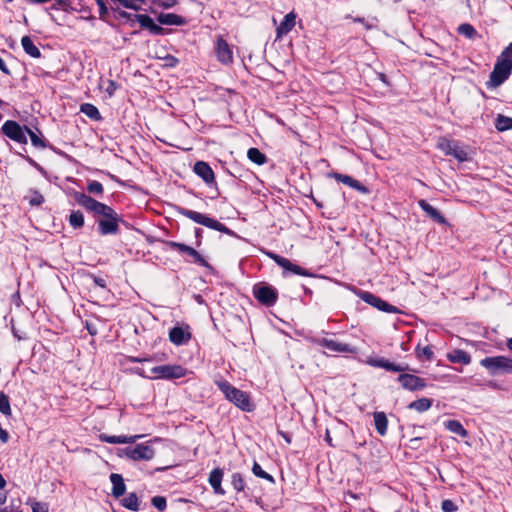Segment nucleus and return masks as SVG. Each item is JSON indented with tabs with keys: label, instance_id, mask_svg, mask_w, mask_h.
Masks as SVG:
<instances>
[{
	"label": "nucleus",
	"instance_id": "de8ad7c7",
	"mask_svg": "<svg viewBox=\"0 0 512 512\" xmlns=\"http://www.w3.org/2000/svg\"><path fill=\"white\" fill-rule=\"evenodd\" d=\"M151 504L160 512L165 511L167 507V500L164 496H154L151 499Z\"/></svg>",
	"mask_w": 512,
	"mask_h": 512
},
{
	"label": "nucleus",
	"instance_id": "c03bdc74",
	"mask_svg": "<svg viewBox=\"0 0 512 512\" xmlns=\"http://www.w3.org/2000/svg\"><path fill=\"white\" fill-rule=\"evenodd\" d=\"M497 61L503 64H510L512 67V42L501 52Z\"/></svg>",
	"mask_w": 512,
	"mask_h": 512
},
{
	"label": "nucleus",
	"instance_id": "7ed1b4c3",
	"mask_svg": "<svg viewBox=\"0 0 512 512\" xmlns=\"http://www.w3.org/2000/svg\"><path fill=\"white\" fill-rule=\"evenodd\" d=\"M176 211L178 214L185 216L186 218L194 221L195 223L201 224L207 228L225 233L230 236L236 235L235 232L232 231L230 228H228L226 225L222 224L218 220L211 218L205 214L187 209L182 206H177Z\"/></svg>",
	"mask_w": 512,
	"mask_h": 512
},
{
	"label": "nucleus",
	"instance_id": "49530a36",
	"mask_svg": "<svg viewBox=\"0 0 512 512\" xmlns=\"http://www.w3.org/2000/svg\"><path fill=\"white\" fill-rule=\"evenodd\" d=\"M31 197L28 199L31 206H40L45 201L44 196L36 189H30Z\"/></svg>",
	"mask_w": 512,
	"mask_h": 512
},
{
	"label": "nucleus",
	"instance_id": "0eeeda50",
	"mask_svg": "<svg viewBox=\"0 0 512 512\" xmlns=\"http://www.w3.org/2000/svg\"><path fill=\"white\" fill-rule=\"evenodd\" d=\"M153 379L174 380L179 379L187 374V369L179 364L160 365L151 369Z\"/></svg>",
	"mask_w": 512,
	"mask_h": 512
},
{
	"label": "nucleus",
	"instance_id": "13d9d810",
	"mask_svg": "<svg viewBox=\"0 0 512 512\" xmlns=\"http://www.w3.org/2000/svg\"><path fill=\"white\" fill-rule=\"evenodd\" d=\"M132 451H133V447H126V448L120 449L118 455L119 456L125 455L128 459L134 460Z\"/></svg>",
	"mask_w": 512,
	"mask_h": 512
},
{
	"label": "nucleus",
	"instance_id": "ddd939ff",
	"mask_svg": "<svg viewBox=\"0 0 512 512\" xmlns=\"http://www.w3.org/2000/svg\"><path fill=\"white\" fill-rule=\"evenodd\" d=\"M215 55L217 60L223 65H230L233 63V51L228 42L222 35L216 37L215 42Z\"/></svg>",
	"mask_w": 512,
	"mask_h": 512
},
{
	"label": "nucleus",
	"instance_id": "37998d69",
	"mask_svg": "<svg viewBox=\"0 0 512 512\" xmlns=\"http://www.w3.org/2000/svg\"><path fill=\"white\" fill-rule=\"evenodd\" d=\"M112 2L115 6H118L119 8L123 7L125 9H131L135 11L141 9L140 5L135 3L137 2L136 0H112Z\"/></svg>",
	"mask_w": 512,
	"mask_h": 512
},
{
	"label": "nucleus",
	"instance_id": "9b49d317",
	"mask_svg": "<svg viewBox=\"0 0 512 512\" xmlns=\"http://www.w3.org/2000/svg\"><path fill=\"white\" fill-rule=\"evenodd\" d=\"M267 255L272 259L274 260V262L280 266L281 268H283L284 272L286 271H289V272H292L293 274H296V275H300V276H306V277H315L314 274H312L310 271H308L307 269L299 266V265H296L294 263H292L289 259L287 258H284L278 254H275L273 252H268ZM285 275V273H283Z\"/></svg>",
	"mask_w": 512,
	"mask_h": 512
},
{
	"label": "nucleus",
	"instance_id": "e2e57ef3",
	"mask_svg": "<svg viewBox=\"0 0 512 512\" xmlns=\"http://www.w3.org/2000/svg\"><path fill=\"white\" fill-rule=\"evenodd\" d=\"M277 432H278L279 435L282 436V438L285 440V442L287 444H290L292 442V437H291V435L289 433L284 432L282 430H278Z\"/></svg>",
	"mask_w": 512,
	"mask_h": 512
},
{
	"label": "nucleus",
	"instance_id": "774afa93",
	"mask_svg": "<svg viewBox=\"0 0 512 512\" xmlns=\"http://www.w3.org/2000/svg\"><path fill=\"white\" fill-rule=\"evenodd\" d=\"M12 300H13V302H15L17 304V306H20L21 297H20V293L18 291L12 295Z\"/></svg>",
	"mask_w": 512,
	"mask_h": 512
},
{
	"label": "nucleus",
	"instance_id": "c756f323",
	"mask_svg": "<svg viewBox=\"0 0 512 512\" xmlns=\"http://www.w3.org/2000/svg\"><path fill=\"white\" fill-rule=\"evenodd\" d=\"M121 505L128 510L137 512L140 510L139 497L135 492H131L121 500Z\"/></svg>",
	"mask_w": 512,
	"mask_h": 512
},
{
	"label": "nucleus",
	"instance_id": "864d4df0",
	"mask_svg": "<svg viewBox=\"0 0 512 512\" xmlns=\"http://www.w3.org/2000/svg\"><path fill=\"white\" fill-rule=\"evenodd\" d=\"M97 3V6L99 7V18L101 20H105L106 16L108 15L109 11L108 8L103 0H95Z\"/></svg>",
	"mask_w": 512,
	"mask_h": 512
},
{
	"label": "nucleus",
	"instance_id": "c9c22d12",
	"mask_svg": "<svg viewBox=\"0 0 512 512\" xmlns=\"http://www.w3.org/2000/svg\"><path fill=\"white\" fill-rule=\"evenodd\" d=\"M68 222L73 229H81L84 226V215L80 210H73L68 218Z\"/></svg>",
	"mask_w": 512,
	"mask_h": 512
},
{
	"label": "nucleus",
	"instance_id": "a211bd4d",
	"mask_svg": "<svg viewBox=\"0 0 512 512\" xmlns=\"http://www.w3.org/2000/svg\"><path fill=\"white\" fill-rule=\"evenodd\" d=\"M318 344L334 353H351L357 352V349L349 344L341 343L333 339L322 338L318 340Z\"/></svg>",
	"mask_w": 512,
	"mask_h": 512
},
{
	"label": "nucleus",
	"instance_id": "58836bf2",
	"mask_svg": "<svg viewBox=\"0 0 512 512\" xmlns=\"http://www.w3.org/2000/svg\"><path fill=\"white\" fill-rule=\"evenodd\" d=\"M25 129H26V135L28 134L29 137H30V140H31V143L34 147L36 148H46L48 147V143L47 141H45L44 139H42L38 134H36L35 132H33L28 126H25Z\"/></svg>",
	"mask_w": 512,
	"mask_h": 512
},
{
	"label": "nucleus",
	"instance_id": "7c9ffc66",
	"mask_svg": "<svg viewBox=\"0 0 512 512\" xmlns=\"http://www.w3.org/2000/svg\"><path fill=\"white\" fill-rule=\"evenodd\" d=\"M373 417L376 431L381 436L386 435L388 427V419L386 414L384 412H375Z\"/></svg>",
	"mask_w": 512,
	"mask_h": 512
},
{
	"label": "nucleus",
	"instance_id": "a19ab883",
	"mask_svg": "<svg viewBox=\"0 0 512 512\" xmlns=\"http://www.w3.org/2000/svg\"><path fill=\"white\" fill-rule=\"evenodd\" d=\"M0 412L6 417L12 415L9 397L3 391L0 392Z\"/></svg>",
	"mask_w": 512,
	"mask_h": 512
},
{
	"label": "nucleus",
	"instance_id": "e433bc0d",
	"mask_svg": "<svg viewBox=\"0 0 512 512\" xmlns=\"http://www.w3.org/2000/svg\"><path fill=\"white\" fill-rule=\"evenodd\" d=\"M495 127L498 131H507L512 129V118L498 114L495 120Z\"/></svg>",
	"mask_w": 512,
	"mask_h": 512
},
{
	"label": "nucleus",
	"instance_id": "69168bd1",
	"mask_svg": "<svg viewBox=\"0 0 512 512\" xmlns=\"http://www.w3.org/2000/svg\"><path fill=\"white\" fill-rule=\"evenodd\" d=\"M0 70L5 73L6 75H10L11 72L10 70L8 69V67L6 66L4 60L0 57Z\"/></svg>",
	"mask_w": 512,
	"mask_h": 512
},
{
	"label": "nucleus",
	"instance_id": "72a5a7b5",
	"mask_svg": "<svg viewBox=\"0 0 512 512\" xmlns=\"http://www.w3.org/2000/svg\"><path fill=\"white\" fill-rule=\"evenodd\" d=\"M80 111L92 120L99 121L102 119L98 108L91 103H83L80 106Z\"/></svg>",
	"mask_w": 512,
	"mask_h": 512
},
{
	"label": "nucleus",
	"instance_id": "680f3d73",
	"mask_svg": "<svg viewBox=\"0 0 512 512\" xmlns=\"http://www.w3.org/2000/svg\"><path fill=\"white\" fill-rule=\"evenodd\" d=\"M410 448L412 449H418L419 448V443L421 442V438L420 437H414L412 439H410Z\"/></svg>",
	"mask_w": 512,
	"mask_h": 512
},
{
	"label": "nucleus",
	"instance_id": "f8f14e48",
	"mask_svg": "<svg viewBox=\"0 0 512 512\" xmlns=\"http://www.w3.org/2000/svg\"><path fill=\"white\" fill-rule=\"evenodd\" d=\"M358 296L362 301L377 308L380 311L386 313H396L398 311V309L395 306L389 304L388 302L374 295L371 292L360 290L358 292Z\"/></svg>",
	"mask_w": 512,
	"mask_h": 512
},
{
	"label": "nucleus",
	"instance_id": "a18cd8bd",
	"mask_svg": "<svg viewBox=\"0 0 512 512\" xmlns=\"http://www.w3.org/2000/svg\"><path fill=\"white\" fill-rule=\"evenodd\" d=\"M87 191L90 194L102 195L104 193V187L100 182L96 180H91L87 184Z\"/></svg>",
	"mask_w": 512,
	"mask_h": 512
},
{
	"label": "nucleus",
	"instance_id": "f704fd0d",
	"mask_svg": "<svg viewBox=\"0 0 512 512\" xmlns=\"http://www.w3.org/2000/svg\"><path fill=\"white\" fill-rule=\"evenodd\" d=\"M247 157L251 162H253L257 165H263L268 160L266 155L264 153H262L258 148H255V147L248 149Z\"/></svg>",
	"mask_w": 512,
	"mask_h": 512
},
{
	"label": "nucleus",
	"instance_id": "9d476101",
	"mask_svg": "<svg viewBox=\"0 0 512 512\" xmlns=\"http://www.w3.org/2000/svg\"><path fill=\"white\" fill-rule=\"evenodd\" d=\"M25 126H21L15 120H7L4 122L1 128V132L14 142L20 144H27V136Z\"/></svg>",
	"mask_w": 512,
	"mask_h": 512
},
{
	"label": "nucleus",
	"instance_id": "4468645a",
	"mask_svg": "<svg viewBox=\"0 0 512 512\" xmlns=\"http://www.w3.org/2000/svg\"><path fill=\"white\" fill-rule=\"evenodd\" d=\"M366 363L372 367L382 368L390 372L401 373L410 370L408 364L391 362L384 357H369Z\"/></svg>",
	"mask_w": 512,
	"mask_h": 512
},
{
	"label": "nucleus",
	"instance_id": "c85d7f7f",
	"mask_svg": "<svg viewBox=\"0 0 512 512\" xmlns=\"http://www.w3.org/2000/svg\"><path fill=\"white\" fill-rule=\"evenodd\" d=\"M21 45L26 54L31 56L32 58H40L41 52L39 48L33 43L30 36L25 35L21 39Z\"/></svg>",
	"mask_w": 512,
	"mask_h": 512
},
{
	"label": "nucleus",
	"instance_id": "b1692460",
	"mask_svg": "<svg viewBox=\"0 0 512 512\" xmlns=\"http://www.w3.org/2000/svg\"><path fill=\"white\" fill-rule=\"evenodd\" d=\"M420 208L435 222L439 224H446L445 217L441 212L429 204L426 200L422 199L418 202Z\"/></svg>",
	"mask_w": 512,
	"mask_h": 512
},
{
	"label": "nucleus",
	"instance_id": "5701e85b",
	"mask_svg": "<svg viewBox=\"0 0 512 512\" xmlns=\"http://www.w3.org/2000/svg\"><path fill=\"white\" fill-rule=\"evenodd\" d=\"M110 481L112 483L111 495L118 499L123 496L126 492V485L121 474L112 473L110 474Z\"/></svg>",
	"mask_w": 512,
	"mask_h": 512
},
{
	"label": "nucleus",
	"instance_id": "6ab92c4d",
	"mask_svg": "<svg viewBox=\"0 0 512 512\" xmlns=\"http://www.w3.org/2000/svg\"><path fill=\"white\" fill-rule=\"evenodd\" d=\"M194 173L207 185H216L215 174L210 165L204 161H197L193 167Z\"/></svg>",
	"mask_w": 512,
	"mask_h": 512
},
{
	"label": "nucleus",
	"instance_id": "0e129e2a",
	"mask_svg": "<svg viewBox=\"0 0 512 512\" xmlns=\"http://www.w3.org/2000/svg\"><path fill=\"white\" fill-rule=\"evenodd\" d=\"M128 360L132 363H142L145 361H151L152 358L129 357Z\"/></svg>",
	"mask_w": 512,
	"mask_h": 512
},
{
	"label": "nucleus",
	"instance_id": "473e14b6",
	"mask_svg": "<svg viewBox=\"0 0 512 512\" xmlns=\"http://www.w3.org/2000/svg\"><path fill=\"white\" fill-rule=\"evenodd\" d=\"M433 404V399L430 398H420L408 404V409L415 410L419 413H423L431 408Z\"/></svg>",
	"mask_w": 512,
	"mask_h": 512
},
{
	"label": "nucleus",
	"instance_id": "603ef678",
	"mask_svg": "<svg viewBox=\"0 0 512 512\" xmlns=\"http://www.w3.org/2000/svg\"><path fill=\"white\" fill-rule=\"evenodd\" d=\"M32 512H48L49 506L45 502L34 501L31 505Z\"/></svg>",
	"mask_w": 512,
	"mask_h": 512
},
{
	"label": "nucleus",
	"instance_id": "a878e982",
	"mask_svg": "<svg viewBox=\"0 0 512 512\" xmlns=\"http://www.w3.org/2000/svg\"><path fill=\"white\" fill-rule=\"evenodd\" d=\"M157 21L161 25H175V26H183L187 23V20L177 14L174 13H160L157 16Z\"/></svg>",
	"mask_w": 512,
	"mask_h": 512
},
{
	"label": "nucleus",
	"instance_id": "1a4fd4ad",
	"mask_svg": "<svg viewBox=\"0 0 512 512\" xmlns=\"http://www.w3.org/2000/svg\"><path fill=\"white\" fill-rule=\"evenodd\" d=\"M512 67L510 64H503L496 61L492 72L490 73L489 80L486 82L488 89L496 88L502 85L511 75Z\"/></svg>",
	"mask_w": 512,
	"mask_h": 512
},
{
	"label": "nucleus",
	"instance_id": "ea45409f",
	"mask_svg": "<svg viewBox=\"0 0 512 512\" xmlns=\"http://www.w3.org/2000/svg\"><path fill=\"white\" fill-rule=\"evenodd\" d=\"M253 474L258 477L267 480L271 484H275V479L272 475L265 472L257 461H254L252 466Z\"/></svg>",
	"mask_w": 512,
	"mask_h": 512
},
{
	"label": "nucleus",
	"instance_id": "aec40b11",
	"mask_svg": "<svg viewBox=\"0 0 512 512\" xmlns=\"http://www.w3.org/2000/svg\"><path fill=\"white\" fill-rule=\"evenodd\" d=\"M223 476H224L223 469L220 467H217V468H214L210 472L209 477H208V482H209L210 486L212 487L213 492L217 495H222V496L225 495V493H226L222 487Z\"/></svg>",
	"mask_w": 512,
	"mask_h": 512
},
{
	"label": "nucleus",
	"instance_id": "393cba45",
	"mask_svg": "<svg viewBox=\"0 0 512 512\" xmlns=\"http://www.w3.org/2000/svg\"><path fill=\"white\" fill-rule=\"evenodd\" d=\"M141 435H134V436H111L107 435L105 433H102L99 435V439L102 442L109 443V444H131L134 443L137 439L141 438Z\"/></svg>",
	"mask_w": 512,
	"mask_h": 512
},
{
	"label": "nucleus",
	"instance_id": "8fccbe9b",
	"mask_svg": "<svg viewBox=\"0 0 512 512\" xmlns=\"http://www.w3.org/2000/svg\"><path fill=\"white\" fill-rule=\"evenodd\" d=\"M111 10L115 13L116 19H118V18H124L127 20L135 19L134 18L135 14H131L125 10H121L118 6H111Z\"/></svg>",
	"mask_w": 512,
	"mask_h": 512
},
{
	"label": "nucleus",
	"instance_id": "bb28decb",
	"mask_svg": "<svg viewBox=\"0 0 512 512\" xmlns=\"http://www.w3.org/2000/svg\"><path fill=\"white\" fill-rule=\"evenodd\" d=\"M295 23L296 15L293 12L286 14L276 29L277 37H281L282 35L289 33L294 28Z\"/></svg>",
	"mask_w": 512,
	"mask_h": 512
},
{
	"label": "nucleus",
	"instance_id": "6e6552de",
	"mask_svg": "<svg viewBox=\"0 0 512 512\" xmlns=\"http://www.w3.org/2000/svg\"><path fill=\"white\" fill-rule=\"evenodd\" d=\"M438 147L445 155L453 156L459 162H466L471 159L465 147L461 146L458 141L442 138L439 140Z\"/></svg>",
	"mask_w": 512,
	"mask_h": 512
},
{
	"label": "nucleus",
	"instance_id": "423d86ee",
	"mask_svg": "<svg viewBox=\"0 0 512 512\" xmlns=\"http://www.w3.org/2000/svg\"><path fill=\"white\" fill-rule=\"evenodd\" d=\"M162 243L173 250H177L179 253L187 254L189 257H191L190 260H187L188 262L198 264L209 270H213L212 265L209 264L195 248L172 240H162Z\"/></svg>",
	"mask_w": 512,
	"mask_h": 512
},
{
	"label": "nucleus",
	"instance_id": "bf43d9fd",
	"mask_svg": "<svg viewBox=\"0 0 512 512\" xmlns=\"http://www.w3.org/2000/svg\"><path fill=\"white\" fill-rule=\"evenodd\" d=\"M177 3V0H165L161 3V7H163L164 9H169L174 7Z\"/></svg>",
	"mask_w": 512,
	"mask_h": 512
},
{
	"label": "nucleus",
	"instance_id": "20e7f679",
	"mask_svg": "<svg viewBox=\"0 0 512 512\" xmlns=\"http://www.w3.org/2000/svg\"><path fill=\"white\" fill-rule=\"evenodd\" d=\"M490 376L512 374V358L499 355L485 357L480 361Z\"/></svg>",
	"mask_w": 512,
	"mask_h": 512
},
{
	"label": "nucleus",
	"instance_id": "cd10ccee",
	"mask_svg": "<svg viewBox=\"0 0 512 512\" xmlns=\"http://www.w3.org/2000/svg\"><path fill=\"white\" fill-rule=\"evenodd\" d=\"M447 359L452 363H460L468 365L471 362V356L469 353L462 349H454L447 354Z\"/></svg>",
	"mask_w": 512,
	"mask_h": 512
},
{
	"label": "nucleus",
	"instance_id": "2f4dec72",
	"mask_svg": "<svg viewBox=\"0 0 512 512\" xmlns=\"http://www.w3.org/2000/svg\"><path fill=\"white\" fill-rule=\"evenodd\" d=\"M444 427L448 431H450L460 437L465 438L468 436V431L463 427V425L458 420H454V419L447 420L444 422Z\"/></svg>",
	"mask_w": 512,
	"mask_h": 512
},
{
	"label": "nucleus",
	"instance_id": "2eb2a0df",
	"mask_svg": "<svg viewBox=\"0 0 512 512\" xmlns=\"http://www.w3.org/2000/svg\"><path fill=\"white\" fill-rule=\"evenodd\" d=\"M397 381L401 384L403 389L408 391H421L427 386L423 378L404 372H401Z\"/></svg>",
	"mask_w": 512,
	"mask_h": 512
},
{
	"label": "nucleus",
	"instance_id": "4be33fe9",
	"mask_svg": "<svg viewBox=\"0 0 512 512\" xmlns=\"http://www.w3.org/2000/svg\"><path fill=\"white\" fill-rule=\"evenodd\" d=\"M133 456L134 461H140V460H151L155 455V450L153 447L147 444H137L135 447H133Z\"/></svg>",
	"mask_w": 512,
	"mask_h": 512
},
{
	"label": "nucleus",
	"instance_id": "09e8293b",
	"mask_svg": "<svg viewBox=\"0 0 512 512\" xmlns=\"http://www.w3.org/2000/svg\"><path fill=\"white\" fill-rule=\"evenodd\" d=\"M415 352L418 358L424 356L428 361H431L434 358V352L430 346H426L423 349H420V346L418 345Z\"/></svg>",
	"mask_w": 512,
	"mask_h": 512
},
{
	"label": "nucleus",
	"instance_id": "412c9836",
	"mask_svg": "<svg viewBox=\"0 0 512 512\" xmlns=\"http://www.w3.org/2000/svg\"><path fill=\"white\" fill-rule=\"evenodd\" d=\"M191 339V333L180 326H175L169 331V340L177 346L186 344Z\"/></svg>",
	"mask_w": 512,
	"mask_h": 512
},
{
	"label": "nucleus",
	"instance_id": "79ce46f5",
	"mask_svg": "<svg viewBox=\"0 0 512 512\" xmlns=\"http://www.w3.org/2000/svg\"><path fill=\"white\" fill-rule=\"evenodd\" d=\"M457 31L460 35H464L468 39H473L477 35V31L474 26L469 23L459 25Z\"/></svg>",
	"mask_w": 512,
	"mask_h": 512
},
{
	"label": "nucleus",
	"instance_id": "f03ea898",
	"mask_svg": "<svg viewBox=\"0 0 512 512\" xmlns=\"http://www.w3.org/2000/svg\"><path fill=\"white\" fill-rule=\"evenodd\" d=\"M219 390L224 394L225 398L233 403L237 408L241 409L244 412H251L254 410L255 405L252 403L250 395L242 391L228 381H218L216 382Z\"/></svg>",
	"mask_w": 512,
	"mask_h": 512
},
{
	"label": "nucleus",
	"instance_id": "052dcab7",
	"mask_svg": "<svg viewBox=\"0 0 512 512\" xmlns=\"http://www.w3.org/2000/svg\"><path fill=\"white\" fill-rule=\"evenodd\" d=\"M118 85L116 84V82L114 81H109V84H108V87L106 89L107 93L109 95H113V93L115 92V90L117 89Z\"/></svg>",
	"mask_w": 512,
	"mask_h": 512
},
{
	"label": "nucleus",
	"instance_id": "4c0bfd02",
	"mask_svg": "<svg viewBox=\"0 0 512 512\" xmlns=\"http://www.w3.org/2000/svg\"><path fill=\"white\" fill-rule=\"evenodd\" d=\"M231 485L238 493L245 492L246 483L241 473L234 472L231 475Z\"/></svg>",
	"mask_w": 512,
	"mask_h": 512
},
{
	"label": "nucleus",
	"instance_id": "dca6fc26",
	"mask_svg": "<svg viewBox=\"0 0 512 512\" xmlns=\"http://www.w3.org/2000/svg\"><path fill=\"white\" fill-rule=\"evenodd\" d=\"M135 20L140 24V27L147 29L152 35H164L170 32V29H165L160 25H157L154 20L147 14H136L134 15Z\"/></svg>",
	"mask_w": 512,
	"mask_h": 512
},
{
	"label": "nucleus",
	"instance_id": "f3484780",
	"mask_svg": "<svg viewBox=\"0 0 512 512\" xmlns=\"http://www.w3.org/2000/svg\"><path fill=\"white\" fill-rule=\"evenodd\" d=\"M327 175H328V177L334 178L336 181L341 182V183L355 189L356 191H358L361 194H368L370 192L368 187H366L360 181L354 179L353 177H351L349 175L341 174L338 172H330Z\"/></svg>",
	"mask_w": 512,
	"mask_h": 512
},
{
	"label": "nucleus",
	"instance_id": "f257e3e1",
	"mask_svg": "<svg viewBox=\"0 0 512 512\" xmlns=\"http://www.w3.org/2000/svg\"><path fill=\"white\" fill-rule=\"evenodd\" d=\"M72 195L80 206L93 213L100 235H117L119 233L120 223H125V220L111 206L97 201L83 192L74 191Z\"/></svg>",
	"mask_w": 512,
	"mask_h": 512
},
{
	"label": "nucleus",
	"instance_id": "5fc2aeb1",
	"mask_svg": "<svg viewBox=\"0 0 512 512\" xmlns=\"http://www.w3.org/2000/svg\"><path fill=\"white\" fill-rule=\"evenodd\" d=\"M22 157L31 165L33 166L34 168H36L40 173L42 174H46V171L44 170V168L39 165L33 158H31L30 156H24L22 155Z\"/></svg>",
	"mask_w": 512,
	"mask_h": 512
},
{
	"label": "nucleus",
	"instance_id": "4d7b16f0",
	"mask_svg": "<svg viewBox=\"0 0 512 512\" xmlns=\"http://www.w3.org/2000/svg\"><path fill=\"white\" fill-rule=\"evenodd\" d=\"M203 233L204 231L202 228H195L194 234L196 239V247H200L202 245Z\"/></svg>",
	"mask_w": 512,
	"mask_h": 512
},
{
	"label": "nucleus",
	"instance_id": "6e6d98bb",
	"mask_svg": "<svg viewBox=\"0 0 512 512\" xmlns=\"http://www.w3.org/2000/svg\"><path fill=\"white\" fill-rule=\"evenodd\" d=\"M89 277L93 280L95 285L103 289L107 288L106 280L104 278L95 275H89Z\"/></svg>",
	"mask_w": 512,
	"mask_h": 512
},
{
	"label": "nucleus",
	"instance_id": "3c124183",
	"mask_svg": "<svg viewBox=\"0 0 512 512\" xmlns=\"http://www.w3.org/2000/svg\"><path fill=\"white\" fill-rule=\"evenodd\" d=\"M441 509L443 512H455L458 510V506L450 499H445L441 503Z\"/></svg>",
	"mask_w": 512,
	"mask_h": 512
},
{
	"label": "nucleus",
	"instance_id": "338daca9",
	"mask_svg": "<svg viewBox=\"0 0 512 512\" xmlns=\"http://www.w3.org/2000/svg\"><path fill=\"white\" fill-rule=\"evenodd\" d=\"M66 4V0H55V3L52 5V9H59L60 7L64 6Z\"/></svg>",
	"mask_w": 512,
	"mask_h": 512
},
{
	"label": "nucleus",
	"instance_id": "39448f33",
	"mask_svg": "<svg viewBox=\"0 0 512 512\" xmlns=\"http://www.w3.org/2000/svg\"><path fill=\"white\" fill-rule=\"evenodd\" d=\"M252 294L255 299L266 307H272L278 300V291L266 282H258L253 285Z\"/></svg>",
	"mask_w": 512,
	"mask_h": 512
}]
</instances>
